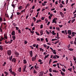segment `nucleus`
Here are the masks:
<instances>
[{
	"mask_svg": "<svg viewBox=\"0 0 76 76\" xmlns=\"http://www.w3.org/2000/svg\"><path fill=\"white\" fill-rule=\"evenodd\" d=\"M30 5V4H29V3H28L26 4V7H28V6H29Z\"/></svg>",
	"mask_w": 76,
	"mask_h": 76,
	"instance_id": "obj_45",
	"label": "nucleus"
},
{
	"mask_svg": "<svg viewBox=\"0 0 76 76\" xmlns=\"http://www.w3.org/2000/svg\"><path fill=\"white\" fill-rule=\"evenodd\" d=\"M15 28L16 29V30H18V29H19V28L18 27H15Z\"/></svg>",
	"mask_w": 76,
	"mask_h": 76,
	"instance_id": "obj_48",
	"label": "nucleus"
},
{
	"mask_svg": "<svg viewBox=\"0 0 76 76\" xmlns=\"http://www.w3.org/2000/svg\"><path fill=\"white\" fill-rule=\"evenodd\" d=\"M15 54L16 55L17 57H18V56H19V53H18L17 51H15Z\"/></svg>",
	"mask_w": 76,
	"mask_h": 76,
	"instance_id": "obj_11",
	"label": "nucleus"
},
{
	"mask_svg": "<svg viewBox=\"0 0 76 76\" xmlns=\"http://www.w3.org/2000/svg\"><path fill=\"white\" fill-rule=\"evenodd\" d=\"M23 63L24 64H26L27 63V61L26 59H24L23 60Z\"/></svg>",
	"mask_w": 76,
	"mask_h": 76,
	"instance_id": "obj_12",
	"label": "nucleus"
},
{
	"mask_svg": "<svg viewBox=\"0 0 76 76\" xmlns=\"http://www.w3.org/2000/svg\"><path fill=\"white\" fill-rule=\"evenodd\" d=\"M4 38H5L6 39H7V34H5L4 35Z\"/></svg>",
	"mask_w": 76,
	"mask_h": 76,
	"instance_id": "obj_13",
	"label": "nucleus"
},
{
	"mask_svg": "<svg viewBox=\"0 0 76 76\" xmlns=\"http://www.w3.org/2000/svg\"><path fill=\"white\" fill-rule=\"evenodd\" d=\"M12 53V51L11 50H8L7 51V54L8 56H11Z\"/></svg>",
	"mask_w": 76,
	"mask_h": 76,
	"instance_id": "obj_2",
	"label": "nucleus"
},
{
	"mask_svg": "<svg viewBox=\"0 0 76 76\" xmlns=\"http://www.w3.org/2000/svg\"><path fill=\"white\" fill-rule=\"evenodd\" d=\"M53 53L54 54H56V50H53Z\"/></svg>",
	"mask_w": 76,
	"mask_h": 76,
	"instance_id": "obj_31",
	"label": "nucleus"
},
{
	"mask_svg": "<svg viewBox=\"0 0 76 76\" xmlns=\"http://www.w3.org/2000/svg\"><path fill=\"white\" fill-rule=\"evenodd\" d=\"M41 20H37L36 21V23H38V22H41Z\"/></svg>",
	"mask_w": 76,
	"mask_h": 76,
	"instance_id": "obj_44",
	"label": "nucleus"
},
{
	"mask_svg": "<svg viewBox=\"0 0 76 76\" xmlns=\"http://www.w3.org/2000/svg\"><path fill=\"white\" fill-rule=\"evenodd\" d=\"M61 74L62 75H63V76H65V74H64V73L63 72H61Z\"/></svg>",
	"mask_w": 76,
	"mask_h": 76,
	"instance_id": "obj_29",
	"label": "nucleus"
},
{
	"mask_svg": "<svg viewBox=\"0 0 76 76\" xmlns=\"http://www.w3.org/2000/svg\"><path fill=\"white\" fill-rule=\"evenodd\" d=\"M72 68H70L68 70H69L70 72H72Z\"/></svg>",
	"mask_w": 76,
	"mask_h": 76,
	"instance_id": "obj_33",
	"label": "nucleus"
},
{
	"mask_svg": "<svg viewBox=\"0 0 76 76\" xmlns=\"http://www.w3.org/2000/svg\"><path fill=\"white\" fill-rule=\"evenodd\" d=\"M75 41H74V44H75L76 45V37L75 38Z\"/></svg>",
	"mask_w": 76,
	"mask_h": 76,
	"instance_id": "obj_30",
	"label": "nucleus"
},
{
	"mask_svg": "<svg viewBox=\"0 0 76 76\" xmlns=\"http://www.w3.org/2000/svg\"><path fill=\"white\" fill-rule=\"evenodd\" d=\"M34 26V23H31V26Z\"/></svg>",
	"mask_w": 76,
	"mask_h": 76,
	"instance_id": "obj_63",
	"label": "nucleus"
},
{
	"mask_svg": "<svg viewBox=\"0 0 76 76\" xmlns=\"http://www.w3.org/2000/svg\"><path fill=\"white\" fill-rule=\"evenodd\" d=\"M56 29L58 31H60V28L56 27Z\"/></svg>",
	"mask_w": 76,
	"mask_h": 76,
	"instance_id": "obj_43",
	"label": "nucleus"
},
{
	"mask_svg": "<svg viewBox=\"0 0 76 76\" xmlns=\"http://www.w3.org/2000/svg\"><path fill=\"white\" fill-rule=\"evenodd\" d=\"M45 41L47 42H48V39L47 38H46L45 39Z\"/></svg>",
	"mask_w": 76,
	"mask_h": 76,
	"instance_id": "obj_49",
	"label": "nucleus"
},
{
	"mask_svg": "<svg viewBox=\"0 0 76 76\" xmlns=\"http://www.w3.org/2000/svg\"><path fill=\"white\" fill-rule=\"evenodd\" d=\"M36 58L34 57H33L31 58L32 61H35V60H36Z\"/></svg>",
	"mask_w": 76,
	"mask_h": 76,
	"instance_id": "obj_9",
	"label": "nucleus"
},
{
	"mask_svg": "<svg viewBox=\"0 0 76 76\" xmlns=\"http://www.w3.org/2000/svg\"><path fill=\"white\" fill-rule=\"evenodd\" d=\"M38 62H41V61H42V60H41L40 59H39L38 60Z\"/></svg>",
	"mask_w": 76,
	"mask_h": 76,
	"instance_id": "obj_56",
	"label": "nucleus"
},
{
	"mask_svg": "<svg viewBox=\"0 0 76 76\" xmlns=\"http://www.w3.org/2000/svg\"><path fill=\"white\" fill-rule=\"evenodd\" d=\"M9 72H10V73H12L13 71H12V69H11L10 68L9 69Z\"/></svg>",
	"mask_w": 76,
	"mask_h": 76,
	"instance_id": "obj_20",
	"label": "nucleus"
},
{
	"mask_svg": "<svg viewBox=\"0 0 76 76\" xmlns=\"http://www.w3.org/2000/svg\"><path fill=\"white\" fill-rule=\"evenodd\" d=\"M4 72V73L6 74L5 75H9V73L7 72L6 71Z\"/></svg>",
	"mask_w": 76,
	"mask_h": 76,
	"instance_id": "obj_19",
	"label": "nucleus"
},
{
	"mask_svg": "<svg viewBox=\"0 0 76 76\" xmlns=\"http://www.w3.org/2000/svg\"><path fill=\"white\" fill-rule=\"evenodd\" d=\"M26 65H25L23 67V72H25L26 71Z\"/></svg>",
	"mask_w": 76,
	"mask_h": 76,
	"instance_id": "obj_1",
	"label": "nucleus"
},
{
	"mask_svg": "<svg viewBox=\"0 0 76 76\" xmlns=\"http://www.w3.org/2000/svg\"><path fill=\"white\" fill-rule=\"evenodd\" d=\"M63 7V4H60V6H59V7H60V8H62Z\"/></svg>",
	"mask_w": 76,
	"mask_h": 76,
	"instance_id": "obj_21",
	"label": "nucleus"
},
{
	"mask_svg": "<svg viewBox=\"0 0 76 76\" xmlns=\"http://www.w3.org/2000/svg\"><path fill=\"white\" fill-rule=\"evenodd\" d=\"M44 39L43 38H41V41L42 42V41H44Z\"/></svg>",
	"mask_w": 76,
	"mask_h": 76,
	"instance_id": "obj_60",
	"label": "nucleus"
},
{
	"mask_svg": "<svg viewBox=\"0 0 76 76\" xmlns=\"http://www.w3.org/2000/svg\"><path fill=\"white\" fill-rule=\"evenodd\" d=\"M70 43L71 44H73V41H71Z\"/></svg>",
	"mask_w": 76,
	"mask_h": 76,
	"instance_id": "obj_50",
	"label": "nucleus"
},
{
	"mask_svg": "<svg viewBox=\"0 0 76 76\" xmlns=\"http://www.w3.org/2000/svg\"><path fill=\"white\" fill-rule=\"evenodd\" d=\"M34 68V66H32L31 67L30 69V71H31V70Z\"/></svg>",
	"mask_w": 76,
	"mask_h": 76,
	"instance_id": "obj_46",
	"label": "nucleus"
},
{
	"mask_svg": "<svg viewBox=\"0 0 76 76\" xmlns=\"http://www.w3.org/2000/svg\"><path fill=\"white\" fill-rule=\"evenodd\" d=\"M34 73H37V72L35 70H34Z\"/></svg>",
	"mask_w": 76,
	"mask_h": 76,
	"instance_id": "obj_61",
	"label": "nucleus"
},
{
	"mask_svg": "<svg viewBox=\"0 0 76 76\" xmlns=\"http://www.w3.org/2000/svg\"><path fill=\"white\" fill-rule=\"evenodd\" d=\"M72 37H75V32H72Z\"/></svg>",
	"mask_w": 76,
	"mask_h": 76,
	"instance_id": "obj_10",
	"label": "nucleus"
},
{
	"mask_svg": "<svg viewBox=\"0 0 76 76\" xmlns=\"http://www.w3.org/2000/svg\"><path fill=\"white\" fill-rule=\"evenodd\" d=\"M49 56V55L48 54L46 56H45L44 58V60H46V58H48V57Z\"/></svg>",
	"mask_w": 76,
	"mask_h": 76,
	"instance_id": "obj_17",
	"label": "nucleus"
},
{
	"mask_svg": "<svg viewBox=\"0 0 76 76\" xmlns=\"http://www.w3.org/2000/svg\"><path fill=\"white\" fill-rule=\"evenodd\" d=\"M35 27H33L32 28V31H34V30H35Z\"/></svg>",
	"mask_w": 76,
	"mask_h": 76,
	"instance_id": "obj_53",
	"label": "nucleus"
},
{
	"mask_svg": "<svg viewBox=\"0 0 76 76\" xmlns=\"http://www.w3.org/2000/svg\"><path fill=\"white\" fill-rule=\"evenodd\" d=\"M57 61H53V63H57Z\"/></svg>",
	"mask_w": 76,
	"mask_h": 76,
	"instance_id": "obj_52",
	"label": "nucleus"
},
{
	"mask_svg": "<svg viewBox=\"0 0 76 76\" xmlns=\"http://www.w3.org/2000/svg\"><path fill=\"white\" fill-rule=\"evenodd\" d=\"M55 56H56V57H57V58H59L60 57L58 56V55H55Z\"/></svg>",
	"mask_w": 76,
	"mask_h": 76,
	"instance_id": "obj_47",
	"label": "nucleus"
},
{
	"mask_svg": "<svg viewBox=\"0 0 76 76\" xmlns=\"http://www.w3.org/2000/svg\"><path fill=\"white\" fill-rule=\"evenodd\" d=\"M60 14L62 16V17H64V14L62 13V12H60Z\"/></svg>",
	"mask_w": 76,
	"mask_h": 76,
	"instance_id": "obj_16",
	"label": "nucleus"
},
{
	"mask_svg": "<svg viewBox=\"0 0 76 76\" xmlns=\"http://www.w3.org/2000/svg\"><path fill=\"white\" fill-rule=\"evenodd\" d=\"M9 60L10 61H11V60H12V58H11L10 57V56H9Z\"/></svg>",
	"mask_w": 76,
	"mask_h": 76,
	"instance_id": "obj_54",
	"label": "nucleus"
},
{
	"mask_svg": "<svg viewBox=\"0 0 76 76\" xmlns=\"http://www.w3.org/2000/svg\"><path fill=\"white\" fill-rule=\"evenodd\" d=\"M73 60H74V61H76V58L75 56H73Z\"/></svg>",
	"mask_w": 76,
	"mask_h": 76,
	"instance_id": "obj_23",
	"label": "nucleus"
},
{
	"mask_svg": "<svg viewBox=\"0 0 76 76\" xmlns=\"http://www.w3.org/2000/svg\"><path fill=\"white\" fill-rule=\"evenodd\" d=\"M75 19H72V23H73V22H75Z\"/></svg>",
	"mask_w": 76,
	"mask_h": 76,
	"instance_id": "obj_32",
	"label": "nucleus"
},
{
	"mask_svg": "<svg viewBox=\"0 0 76 76\" xmlns=\"http://www.w3.org/2000/svg\"><path fill=\"white\" fill-rule=\"evenodd\" d=\"M26 10V9H25L24 10H22L21 11V12H22V13H23V12H25Z\"/></svg>",
	"mask_w": 76,
	"mask_h": 76,
	"instance_id": "obj_41",
	"label": "nucleus"
},
{
	"mask_svg": "<svg viewBox=\"0 0 76 76\" xmlns=\"http://www.w3.org/2000/svg\"><path fill=\"white\" fill-rule=\"evenodd\" d=\"M39 49L41 51H42V52H43V49L42 48H40Z\"/></svg>",
	"mask_w": 76,
	"mask_h": 76,
	"instance_id": "obj_37",
	"label": "nucleus"
},
{
	"mask_svg": "<svg viewBox=\"0 0 76 76\" xmlns=\"http://www.w3.org/2000/svg\"><path fill=\"white\" fill-rule=\"evenodd\" d=\"M12 41H13V40H12V39H11L10 41L9 42V44H11V43H12Z\"/></svg>",
	"mask_w": 76,
	"mask_h": 76,
	"instance_id": "obj_64",
	"label": "nucleus"
},
{
	"mask_svg": "<svg viewBox=\"0 0 76 76\" xmlns=\"http://www.w3.org/2000/svg\"><path fill=\"white\" fill-rule=\"evenodd\" d=\"M43 28V25L41 24L40 25V29H42V28Z\"/></svg>",
	"mask_w": 76,
	"mask_h": 76,
	"instance_id": "obj_39",
	"label": "nucleus"
},
{
	"mask_svg": "<svg viewBox=\"0 0 76 76\" xmlns=\"http://www.w3.org/2000/svg\"><path fill=\"white\" fill-rule=\"evenodd\" d=\"M30 55H32V51L31 50L29 52Z\"/></svg>",
	"mask_w": 76,
	"mask_h": 76,
	"instance_id": "obj_28",
	"label": "nucleus"
},
{
	"mask_svg": "<svg viewBox=\"0 0 76 76\" xmlns=\"http://www.w3.org/2000/svg\"><path fill=\"white\" fill-rule=\"evenodd\" d=\"M17 14L18 16H19V15H20V13L18 12L17 13Z\"/></svg>",
	"mask_w": 76,
	"mask_h": 76,
	"instance_id": "obj_38",
	"label": "nucleus"
},
{
	"mask_svg": "<svg viewBox=\"0 0 76 76\" xmlns=\"http://www.w3.org/2000/svg\"><path fill=\"white\" fill-rule=\"evenodd\" d=\"M61 33H62V34H65V32L64 31H62Z\"/></svg>",
	"mask_w": 76,
	"mask_h": 76,
	"instance_id": "obj_42",
	"label": "nucleus"
},
{
	"mask_svg": "<svg viewBox=\"0 0 76 76\" xmlns=\"http://www.w3.org/2000/svg\"><path fill=\"white\" fill-rule=\"evenodd\" d=\"M11 35L12 36L15 35V31H13L11 33Z\"/></svg>",
	"mask_w": 76,
	"mask_h": 76,
	"instance_id": "obj_5",
	"label": "nucleus"
},
{
	"mask_svg": "<svg viewBox=\"0 0 76 76\" xmlns=\"http://www.w3.org/2000/svg\"><path fill=\"white\" fill-rule=\"evenodd\" d=\"M10 74H12V75H13L14 76H15L16 75V73L14 71H12V72L10 73Z\"/></svg>",
	"mask_w": 76,
	"mask_h": 76,
	"instance_id": "obj_4",
	"label": "nucleus"
},
{
	"mask_svg": "<svg viewBox=\"0 0 76 76\" xmlns=\"http://www.w3.org/2000/svg\"><path fill=\"white\" fill-rule=\"evenodd\" d=\"M18 32L19 34H21V31H20V29H18Z\"/></svg>",
	"mask_w": 76,
	"mask_h": 76,
	"instance_id": "obj_26",
	"label": "nucleus"
},
{
	"mask_svg": "<svg viewBox=\"0 0 76 76\" xmlns=\"http://www.w3.org/2000/svg\"><path fill=\"white\" fill-rule=\"evenodd\" d=\"M3 50V48L2 47V46L1 45L0 46V50L1 51H2Z\"/></svg>",
	"mask_w": 76,
	"mask_h": 76,
	"instance_id": "obj_18",
	"label": "nucleus"
},
{
	"mask_svg": "<svg viewBox=\"0 0 76 76\" xmlns=\"http://www.w3.org/2000/svg\"><path fill=\"white\" fill-rule=\"evenodd\" d=\"M46 33L47 34H48V35L50 34V32H48V31H46Z\"/></svg>",
	"mask_w": 76,
	"mask_h": 76,
	"instance_id": "obj_57",
	"label": "nucleus"
},
{
	"mask_svg": "<svg viewBox=\"0 0 76 76\" xmlns=\"http://www.w3.org/2000/svg\"><path fill=\"white\" fill-rule=\"evenodd\" d=\"M31 9H35V5H33Z\"/></svg>",
	"mask_w": 76,
	"mask_h": 76,
	"instance_id": "obj_58",
	"label": "nucleus"
},
{
	"mask_svg": "<svg viewBox=\"0 0 76 76\" xmlns=\"http://www.w3.org/2000/svg\"><path fill=\"white\" fill-rule=\"evenodd\" d=\"M53 23H57V22L56 21V18H53Z\"/></svg>",
	"mask_w": 76,
	"mask_h": 76,
	"instance_id": "obj_8",
	"label": "nucleus"
},
{
	"mask_svg": "<svg viewBox=\"0 0 76 76\" xmlns=\"http://www.w3.org/2000/svg\"><path fill=\"white\" fill-rule=\"evenodd\" d=\"M49 70L50 73H51L52 72V70L51 69V68H50L49 69Z\"/></svg>",
	"mask_w": 76,
	"mask_h": 76,
	"instance_id": "obj_34",
	"label": "nucleus"
},
{
	"mask_svg": "<svg viewBox=\"0 0 76 76\" xmlns=\"http://www.w3.org/2000/svg\"><path fill=\"white\" fill-rule=\"evenodd\" d=\"M1 26H2V24H1V28H0V32H2V29H1Z\"/></svg>",
	"mask_w": 76,
	"mask_h": 76,
	"instance_id": "obj_36",
	"label": "nucleus"
},
{
	"mask_svg": "<svg viewBox=\"0 0 76 76\" xmlns=\"http://www.w3.org/2000/svg\"><path fill=\"white\" fill-rule=\"evenodd\" d=\"M45 21H46V23H47V22H48V20L47 19H45Z\"/></svg>",
	"mask_w": 76,
	"mask_h": 76,
	"instance_id": "obj_62",
	"label": "nucleus"
},
{
	"mask_svg": "<svg viewBox=\"0 0 76 76\" xmlns=\"http://www.w3.org/2000/svg\"><path fill=\"white\" fill-rule=\"evenodd\" d=\"M28 43V42H27V41H26V40H25L24 41V44L25 45L26 44H27Z\"/></svg>",
	"mask_w": 76,
	"mask_h": 76,
	"instance_id": "obj_55",
	"label": "nucleus"
},
{
	"mask_svg": "<svg viewBox=\"0 0 76 76\" xmlns=\"http://www.w3.org/2000/svg\"><path fill=\"white\" fill-rule=\"evenodd\" d=\"M22 70L21 67H20L18 69V71L19 72H21Z\"/></svg>",
	"mask_w": 76,
	"mask_h": 76,
	"instance_id": "obj_25",
	"label": "nucleus"
},
{
	"mask_svg": "<svg viewBox=\"0 0 76 76\" xmlns=\"http://www.w3.org/2000/svg\"><path fill=\"white\" fill-rule=\"evenodd\" d=\"M69 50V51H73V49L72 48H69L68 49Z\"/></svg>",
	"mask_w": 76,
	"mask_h": 76,
	"instance_id": "obj_40",
	"label": "nucleus"
},
{
	"mask_svg": "<svg viewBox=\"0 0 76 76\" xmlns=\"http://www.w3.org/2000/svg\"><path fill=\"white\" fill-rule=\"evenodd\" d=\"M40 36H41V35H42V34H43V30H41V31L40 32Z\"/></svg>",
	"mask_w": 76,
	"mask_h": 76,
	"instance_id": "obj_15",
	"label": "nucleus"
},
{
	"mask_svg": "<svg viewBox=\"0 0 76 76\" xmlns=\"http://www.w3.org/2000/svg\"><path fill=\"white\" fill-rule=\"evenodd\" d=\"M35 33L37 35H38V36H39V35H39V34L38 33V32H35Z\"/></svg>",
	"mask_w": 76,
	"mask_h": 76,
	"instance_id": "obj_35",
	"label": "nucleus"
},
{
	"mask_svg": "<svg viewBox=\"0 0 76 76\" xmlns=\"http://www.w3.org/2000/svg\"><path fill=\"white\" fill-rule=\"evenodd\" d=\"M2 21H3V19H2V18L0 17V23L2 22Z\"/></svg>",
	"mask_w": 76,
	"mask_h": 76,
	"instance_id": "obj_27",
	"label": "nucleus"
},
{
	"mask_svg": "<svg viewBox=\"0 0 76 76\" xmlns=\"http://www.w3.org/2000/svg\"><path fill=\"white\" fill-rule=\"evenodd\" d=\"M43 74H44V72H43L42 71L40 72L39 75V76H43Z\"/></svg>",
	"mask_w": 76,
	"mask_h": 76,
	"instance_id": "obj_6",
	"label": "nucleus"
},
{
	"mask_svg": "<svg viewBox=\"0 0 76 76\" xmlns=\"http://www.w3.org/2000/svg\"><path fill=\"white\" fill-rule=\"evenodd\" d=\"M12 62L13 61L14 63H16V59H15V58H13L12 60Z\"/></svg>",
	"mask_w": 76,
	"mask_h": 76,
	"instance_id": "obj_7",
	"label": "nucleus"
},
{
	"mask_svg": "<svg viewBox=\"0 0 76 76\" xmlns=\"http://www.w3.org/2000/svg\"><path fill=\"white\" fill-rule=\"evenodd\" d=\"M38 45H37L36 46V48L37 49H38Z\"/></svg>",
	"mask_w": 76,
	"mask_h": 76,
	"instance_id": "obj_59",
	"label": "nucleus"
},
{
	"mask_svg": "<svg viewBox=\"0 0 76 76\" xmlns=\"http://www.w3.org/2000/svg\"><path fill=\"white\" fill-rule=\"evenodd\" d=\"M65 32L66 33V35H67V34H68V32H67V30H65Z\"/></svg>",
	"mask_w": 76,
	"mask_h": 76,
	"instance_id": "obj_22",
	"label": "nucleus"
},
{
	"mask_svg": "<svg viewBox=\"0 0 76 76\" xmlns=\"http://www.w3.org/2000/svg\"><path fill=\"white\" fill-rule=\"evenodd\" d=\"M12 38H13V40L14 41L15 40V39H16V37L15 36H12Z\"/></svg>",
	"mask_w": 76,
	"mask_h": 76,
	"instance_id": "obj_24",
	"label": "nucleus"
},
{
	"mask_svg": "<svg viewBox=\"0 0 76 76\" xmlns=\"http://www.w3.org/2000/svg\"><path fill=\"white\" fill-rule=\"evenodd\" d=\"M53 58H55V59H57V58H56V56H53Z\"/></svg>",
	"mask_w": 76,
	"mask_h": 76,
	"instance_id": "obj_51",
	"label": "nucleus"
},
{
	"mask_svg": "<svg viewBox=\"0 0 76 76\" xmlns=\"http://www.w3.org/2000/svg\"><path fill=\"white\" fill-rule=\"evenodd\" d=\"M23 8V7H22V6H20L19 7H18V9H19V10H21V9H22Z\"/></svg>",
	"mask_w": 76,
	"mask_h": 76,
	"instance_id": "obj_14",
	"label": "nucleus"
},
{
	"mask_svg": "<svg viewBox=\"0 0 76 76\" xmlns=\"http://www.w3.org/2000/svg\"><path fill=\"white\" fill-rule=\"evenodd\" d=\"M68 34L69 35H70L72 34V30H68Z\"/></svg>",
	"mask_w": 76,
	"mask_h": 76,
	"instance_id": "obj_3",
	"label": "nucleus"
}]
</instances>
